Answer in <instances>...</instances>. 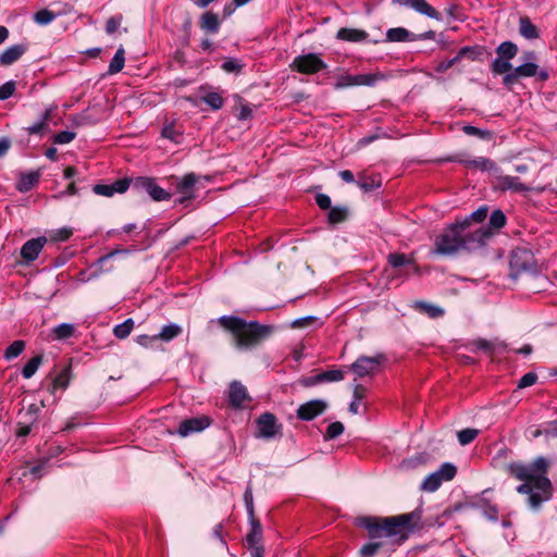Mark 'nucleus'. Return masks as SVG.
<instances>
[{"label":"nucleus","instance_id":"1a4fd4ad","mask_svg":"<svg viewBox=\"0 0 557 557\" xmlns=\"http://www.w3.org/2000/svg\"><path fill=\"white\" fill-rule=\"evenodd\" d=\"M292 67L302 74H314L326 67V64L315 53L298 55L294 59Z\"/></svg>","mask_w":557,"mask_h":557},{"label":"nucleus","instance_id":"cd10ccee","mask_svg":"<svg viewBox=\"0 0 557 557\" xmlns=\"http://www.w3.org/2000/svg\"><path fill=\"white\" fill-rule=\"evenodd\" d=\"M39 177V172H29L26 174H22L17 183L18 190L22 193L28 191L38 183Z\"/></svg>","mask_w":557,"mask_h":557},{"label":"nucleus","instance_id":"de8ad7c7","mask_svg":"<svg viewBox=\"0 0 557 557\" xmlns=\"http://www.w3.org/2000/svg\"><path fill=\"white\" fill-rule=\"evenodd\" d=\"M201 99L205 103H207L213 110H219L224 104V100H223L222 96L218 92H209V94L205 95Z\"/></svg>","mask_w":557,"mask_h":557},{"label":"nucleus","instance_id":"5701e85b","mask_svg":"<svg viewBox=\"0 0 557 557\" xmlns=\"http://www.w3.org/2000/svg\"><path fill=\"white\" fill-rule=\"evenodd\" d=\"M250 532L246 535L248 546L259 545L262 540V527L260 521L255 517L248 518Z\"/></svg>","mask_w":557,"mask_h":557},{"label":"nucleus","instance_id":"69168bd1","mask_svg":"<svg viewBox=\"0 0 557 557\" xmlns=\"http://www.w3.org/2000/svg\"><path fill=\"white\" fill-rule=\"evenodd\" d=\"M32 431V422H22L20 421L17 423V428H16V436L18 437H24V436H27Z\"/></svg>","mask_w":557,"mask_h":557},{"label":"nucleus","instance_id":"6ab92c4d","mask_svg":"<svg viewBox=\"0 0 557 557\" xmlns=\"http://www.w3.org/2000/svg\"><path fill=\"white\" fill-rule=\"evenodd\" d=\"M138 182L153 200L163 201L171 198V195L165 189L158 186L152 180L140 178Z\"/></svg>","mask_w":557,"mask_h":557},{"label":"nucleus","instance_id":"a878e982","mask_svg":"<svg viewBox=\"0 0 557 557\" xmlns=\"http://www.w3.org/2000/svg\"><path fill=\"white\" fill-rule=\"evenodd\" d=\"M65 12V9H44L35 14L34 20L39 25H47L50 22H52L55 18V16L61 15Z\"/></svg>","mask_w":557,"mask_h":557},{"label":"nucleus","instance_id":"7ed1b4c3","mask_svg":"<svg viewBox=\"0 0 557 557\" xmlns=\"http://www.w3.org/2000/svg\"><path fill=\"white\" fill-rule=\"evenodd\" d=\"M422 509L419 507L411 512L384 519L367 517L361 525L368 530L371 540L382 536L403 535L406 531L416 529L421 521Z\"/></svg>","mask_w":557,"mask_h":557},{"label":"nucleus","instance_id":"338daca9","mask_svg":"<svg viewBox=\"0 0 557 557\" xmlns=\"http://www.w3.org/2000/svg\"><path fill=\"white\" fill-rule=\"evenodd\" d=\"M135 228H136L135 224H128V225L124 226L123 232H112V233L110 232L109 233V238L117 239V240H123V242L127 240L125 237H123V233H128V232H131V231H133Z\"/></svg>","mask_w":557,"mask_h":557},{"label":"nucleus","instance_id":"ddd939ff","mask_svg":"<svg viewBox=\"0 0 557 557\" xmlns=\"http://www.w3.org/2000/svg\"><path fill=\"white\" fill-rule=\"evenodd\" d=\"M327 404L322 399H313L299 406L297 418L302 421H311L325 411Z\"/></svg>","mask_w":557,"mask_h":557},{"label":"nucleus","instance_id":"864d4df0","mask_svg":"<svg viewBox=\"0 0 557 557\" xmlns=\"http://www.w3.org/2000/svg\"><path fill=\"white\" fill-rule=\"evenodd\" d=\"M475 55H476V53H475L473 48H471V47H463V48H461L458 51L456 57H454L453 59H449V60H450V62H453V65H454V64H456L457 62H459L463 58H469L471 60H474Z\"/></svg>","mask_w":557,"mask_h":557},{"label":"nucleus","instance_id":"473e14b6","mask_svg":"<svg viewBox=\"0 0 557 557\" xmlns=\"http://www.w3.org/2000/svg\"><path fill=\"white\" fill-rule=\"evenodd\" d=\"M134 325L135 321L132 318H128L113 327V334L119 339H125L133 331Z\"/></svg>","mask_w":557,"mask_h":557},{"label":"nucleus","instance_id":"603ef678","mask_svg":"<svg viewBox=\"0 0 557 557\" xmlns=\"http://www.w3.org/2000/svg\"><path fill=\"white\" fill-rule=\"evenodd\" d=\"M52 463L50 461V459H47V460H41L38 465L36 466H33L29 468L28 472L35 478V479H40L44 474V471L48 468V467H51Z\"/></svg>","mask_w":557,"mask_h":557},{"label":"nucleus","instance_id":"bf43d9fd","mask_svg":"<svg viewBox=\"0 0 557 557\" xmlns=\"http://www.w3.org/2000/svg\"><path fill=\"white\" fill-rule=\"evenodd\" d=\"M474 349L473 351L481 350L487 354H492L494 350V347L491 342L487 339L479 338L472 343Z\"/></svg>","mask_w":557,"mask_h":557},{"label":"nucleus","instance_id":"b1692460","mask_svg":"<svg viewBox=\"0 0 557 557\" xmlns=\"http://www.w3.org/2000/svg\"><path fill=\"white\" fill-rule=\"evenodd\" d=\"M368 37L364 30L356 28H341L337 32V38L345 41L359 42Z\"/></svg>","mask_w":557,"mask_h":557},{"label":"nucleus","instance_id":"a18cd8bd","mask_svg":"<svg viewBox=\"0 0 557 557\" xmlns=\"http://www.w3.org/2000/svg\"><path fill=\"white\" fill-rule=\"evenodd\" d=\"M468 168L481 169L483 171H490L494 168V162L487 158L479 157L473 160L466 162Z\"/></svg>","mask_w":557,"mask_h":557},{"label":"nucleus","instance_id":"774afa93","mask_svg":"<svg viewBox=\"0 0 557 557\" xmlns=\"http://www.w3.org/2000/svg\"><path fill=\"white\" fill-rule=\"evenodd\" d=\"M315 202L321 209H331V198L325 194H318Z\"/></svg>","mask_w":557,"mask_h":557},{"label":"nucleus","instance_id":"423d86ee","mask_svg":"<svg viewBox=\"0 0 557 557\" xmlns=\"http://www.w3.org/2000/svg\"><path fill=\"white\" fill-rule=\"evenodd\" d=\"M506 215L505 213L496 209L492 211L488 223L486 225H481L479 228L472 232V242H476V244H483L485 240H488L494 234L498 233L502 227L506 224Z\"/></svg>","mask_w":557,"mask_h":557},{"label":"nucleus","instance_id":"f3484780","mask_svg":"<svg viewBox=\"0 0 557 557\" xmlns=\"http://www.w3.org/2000/svg\"><path fill=\"white\" fill-rule=\"evenodd\" d=\"M197 182V176L194 173L186 174L176 184V190L182 195L178 199L181 203L191 200L194 195V186Z\"/></svg>","mask_w":557,"mask_h":557},{"label":"nucleus","instance_id":"f03ea898","mask_svg":"<svg viewBox=\"0 0 557 557\" xmlns=\"http://www.w3.org/2000/svg\"><path fill=\"white\" fill-rule=\"evenodd\" d=\"M209 323H218L221 327L228 331L238 349L253 348L269 338L273 332L271 325H263L258 321H246L236 315H222L216 320H211Z\"/></svg>","mask_w":557,"mask_h":557},{"label":"nucleus","instance_id":"72a5a7b5","mask_svg":"<svg viewBox=\"0 0 557 557\" xmlns=\"http://www.w3.org/2000/svg\"><path fill=\"white\" fill-rule=\"evenodd\" d=\"M201 27L210 33H216L220 27V21L216 14L207 12L201 16Z\"/></svg>","mask_w":557,"mask_h":557},{"label":"nucleus","instance_id":"9d476101","mask_svg":"<svg viewBox=\"0 0 557 557\" xmlns=\"http://www.w3.org/2000/svg\"><path fill=\"white\" fill-rule=\"evenodd\" d=\"M257 436L261 438H273L282 431V424L277 423L276 417L271 412L262 413L257 420Z\"/></svg>","mask_w":557,"mask_h":557},{"label":"nucleus","instance_id":"aec40b11","mask_svg":"<svg viewBox=\"0 0 557 557\" xmlns=\"http://www.w3.org/2000/svg\"><path fill=\"white\" fill-rule=\"evenodd\" d=\"M70 383V366L64 367V369L52 380L50 386V393L53 396L62 395L67 385Z\"/></svg>","mask_w":557,"mask_h":557},{"label":"nucleus","instance_id":"6e6552de","mask_svg":"<svg viewBox=\"0 0 557 557\" xmlns=\"http://www.w3.org/2000/svg\"><path fill=\"white\" fill-rule=\"evenodd\" d=\"M539 66L531 61H527L523 64L515 67L510 73L504 76V84L511 85L521 78L537 76L540 81H546L548 73L544 70L537 71Z\"/></svg>","mask_w":557,"mask_h":557},{"label":"nucleus","instance_id":"412c9836","mask_svg":"<svg viewBox=\"0 0 557 557\" xmlns=\"http://www.w3.org/2000/svg\"><path fill=\"white\" fill-rule=\"evenodd\" d=\"M412 308L416 311H418L420 313H424V314H426L428 317H430L432 319H436V318L443 317L444 313H445L443 308H441V307H438L436 305L423 301V300L414 301L412 304Z\"/></svg>","mask_w":557,"mask_h":557},{"label":"nucleus","instance_id":"e433bc0d","mask_svg":"<svg viewBox=\"0 0 557 557\" xmlns=\"http://www.w3.org/2000/svg\"><path fill=\"white\" fill-rule=\"evenodd\" d=\"M124 62H125L124 49L119 48L109 64V70H108L109 74L119 73L123 69Z\"/></svg>","mask_w":557,"mask_h":557},{"label":"nucleus","instance_id":"e2e57ef3","mask_svg":"<svg viewBox=\"0 0 557 557\" xmlns=\"http://www.w3.org/2000/svg\"><path fill=\"white\" fill-rule=\"evenodd\" d=\"M222 69L227 73H236L242 69V65L237 60L230 59L223 62Z\"/></svg>","mask_w":557,"mask_h":557},{"label":"nucleus","instance_id":"37998d69","mask_svg":"<svg viewBox=\"0 0 557 557\" xmlns=\"http://www.w3.org/2000/svg\"><path fill=\"white\" fill-rule=\"evenodd\" d=\"M509 61L510 60H508V59H503V58L498 57L492 63V71L495 74H506L507 75L508 73H510L513 70L512 65Z\"/></svg>","mask_w":557,"mask_h":557},{"label":"nucleus","instance_id":"3c124183","mask_svg":"<svg viewBox=\"0 0 557 557\" xmlns=\"http://www.w3.org/2000/svg\"><path fill=\"white\" fill-rule=\"evenodd\" d=\"M244 502L247 510L248 518L255 517V506H253V496H252V487L248 484L245 493H244Z\"/></svg>","mask_w":557,"mask_h":557},{"label":"nucleus","instance_id":"f257e3e1","mask_svg":"<svg viewBox=\"0 0 557 557\" xmlns=\"http://www.w3.org/2000/svg\"><path fill=\"white\" fill-rule=\"evenodd\" d=\"M548 461L537 457L531 463L510 462L507 472L523 483L517 486L519 494L528 495V504L533 510H539L543 503L553 496V485L547 478Z\"/></svg>","mask_w":557,"mask_h":557},{"label":"nucleus","instance_id":"7c9ffc66","mask_svg":"<svg viewBox=\"0 0 557 557\" xmlns=\"http://www.w3.org/2000/svg\"><path fill=\"white\" fill-rule=\"evenodd\" d=\"M412 35L404 27L389 28L386 38L392 42H404L411 40Z\"/></svg>","mask_w":557,"mask_h":557},{"label":"nucleus","instance_id":"c756f323","mask_svg":"<svg viewBox=\"0 0 557 557\" xmlns=\"http://www.w3.org/2000/svg\"><path fill=\"white\" fill-rule=\"evenodd\" d=\"M388 263L393 268H400L403 265H410L414 273H418V267L413 263L411 258H408L404 253H391L388 256Z\"/></svg>","mask_w":557,"mask_h":557},{"label":"nucleus","instance_id":"ea45409f","mask_svg":"<svg viewBox=\"0 0 557 557\" xmlns=\"http://www.w3.org/2000/svg\"><path fill=\"white\" fill-rule=\"evenodd\" d=\"M442 481L436 472L429 474L421 484V490L425 492H435L442 485Z\"/></svg>","mask_w":557,"mask_h":557},{"label":"nucleus","instance_id":"39448f33","mask_svg":"<svg viewBox=\"0 0 557 557\" xmlns=\"http://www.w3.org/2000/svg\"><path fill=\"white\" fill-rule=\"evenodd\" d=\"M127 252L128 250L126 249H115L104 256L99 257L88 269L89 273H87V271H82L77 275V281L84 283L89 281L91 277L98 276L102 272H109L113 268L112 261L120 259Z\"/></svg>","mask_w":557,"mask_h":557},{"label":"nucleus","instance_id":"5fc2aeb1","mask_svg":"<svg viewBox=\"0 0 557 557\" xmlns=\"http://www.w3.org/2000/svg\"><path fill=\"white\" fill-rule=\"evenodd\" d=\"M381 542H370L362 546L360 554L362 557H373L381 548Z\"/></svg>","mask_w":557,"mask_h":557},{"label":"nucleus","instance_id":"0e129e2a","mask_svg":"<svg viewBox=\"0 0 557 557\" xmlns=\"http://www.w3.org/2000/svg\"><path fill=\"white\" fill-rule=\"evenodd\" d=\"M314 321H317V318L312 317V315L299 318L292 322V327H294V329L305 327V326L310 325Z\"/></svg>","mask_w":557,"mask_h":557},{"label":"nucleus","instance_id":"0eeeda50","mask_svg":"<svg viewBox=\"0 0 557 557\" xmlns=\"http://www.w3.org/2000/svg\"><path fill=\"white\" fill-rule=\"evenodd\" d=\"M535 265L533 252L525 246H516L510 252V275L517 277L522 271Z\"/></svg>","mask_w":557,"mask_h":557},{"label":"nucleus","instance_id":"2f4dec72","mask_svg":"<svg viewBox=\"0 0 557 557\" xmlns=\"http://www.w3.org/2000/svg\"><path fill=\"white\" fill-rule=\"evenodd\" d=\"M519 32L521 36L527 39H535L539 37V32L535 25L531 23L528 17H521L519 23Z\"/></svg>","mask_w":557,"mask_h":557},{"label":"nucleus","instance_id":"052dcab7","mask_svg":"<svg viewBox=\"0 0 557 557\" xmlns=\"http://www.w3.org/2000/svg\"><path fill=\"white\" fill-rule=\"evenodd\" d=\"M537 375L534 372L525 373L518 382L519 388H525L535 384Z\"/></svg>","mask_w":557,"mask_h":557},{"label":"nucleus","instance_id":"680f3d73","mask_svg":"<svg viewBox=\"0 0 557 557\" xmlns=\"http://www.w3.org/2000/svg\"><path fill=\"white\" fill-rule=\"evenodd\" d=\"M15 90L14 82H7L2 86H0V100H5L10 98Z\"/></svg>","mask_w":557,"mask_h":557},{"label":"nucleus","instance_id":"8fccbe9b","mask_svg":"<svg viewBox=\"0 0 557 557\" xmlns=\"http://www.w3.org/2000/svg\"><path fill=\"white\" fill-rule=\"evenodd\" d=\"M344 432V424L339 421L331 423L324 434V440L330 441L338 437Z\"/></svg>","mask_w":557,"mask_h":557},{"label":"nucleus","instance_id":"20e7f679","mask_svg":"<svg viewBox=\"0 0 557 557\" xmlns=\"http://www.w3.org/2000/svg\"><path fill=\"white\" fill-rule=\"evenodd\" d=\"M488 212L490 208L484 205L463 219L456 220L455 223L445 228L437 244H465L463 233L466 231L470 232L475 224H482L486 220Z\"/></svg>","mask_w":557,"mask_h":557},{"label":"nucleus","instance_id":"f8f14e48","mask_svg":"<svg viewBox=\"0 0 557 557\" xmlns=\"http://www.w3.org/2000/svg\"><path fill=\"white\" fill-rule=\"evenodd\" d=\"M384 356L359 357L351 366L352 371L360 377L373 374L379 366L383 362Z\"/></svg>","mask_w":557,"mask_h":557},{"label":"nucleus","instance_id":"9b49d317","mask_svg":"<svg viewBox=\"0 0 557 557\" xmlns=\"http://www.w3.org/2000/svg\"><path fill=\"white\" fill-rule=\"evenodd\" d=\"M381 78H383V75L381 74L339 75L336 79L335 88L342 89L352 86H373Z\"/></svg>","mask_w":557,"mask_h":557},{"label":"nucleus","instance_id":"c9c22d12","mask_svg":"<svg viewBox=\"0 0 557 557\" xmlns=\"http://www.w3.org/2000/svg\"><path fill=\"white\" fill-rule=\"evenodd\" d=\"M42 362V356L37 355L29 359L26 364L22 369V375L24 379H30L36 371L38 370L39 366Z\"/></svg>","mask_w":557,"mask_h":557},{"label":"nucleus","instance_id":"a19ab883","mask_svg":"<svg viewBox=\"0 0 557 557\" xmlns=\"http://www.w3.org/2000/svg\"><path fill=\"white\" fill-rule=\"evenodd\" d=\"M348 210L346 207H333L330 209L327 219L331 224H337L346 220Z\"/></svg>","mask_w":557,"mask_h":557},{"label":"nucleus","instance_id":"4c0bfd02","mask_svg":"<svg viewBox=\"0 0 557 557\" xmlns=\"http://www.w3.org/2000/svg\"><path fill=\"white\" fill-rule=\"evenodd\" d=\"M469 246H435L431 250L433 256L455 257L460 249H467Z\"/></svg>","mask_w":557,"mask_h":557},{"label":"nucleus","instance_id":"09e8293b","mask_svg":"<svg viewBox=\"0 0 557 557\" xmlns=\"http://www.w3.org/2000/svg\"><path fill=\"white\" fill-rule=\"evenodd\" d=\"M161 135L166 139H170L174 143H178V138L182 135V131L176 128V126L173 123H170L163 126Z\"/></svg>","mask_w":557,"mask_h":557},{"label":"nucleus","instance_id":"c85d7f7f","mask_svg":"<svg viewBox=\"0 0 557 557\" xmlns=\"http://www.w3.org/2000/svg\"><path fill=\"white\" fill-rule=\"evenodd\" d=\"M44 246H22L20 249L21 260L20 263L29 264L36 260Z\"/></svg>","mask_w":557,"mask_h":557},{"label":"nucleus","instance_id":"4be33fe9","mask_svg":"<svg viewBox=\"0 0 557 557\" xmlns=\"http://www.w3.org/2000/svg\"><path fill=\"white\" fill-rule=\"evenodd\" d=\"M25 50V47L22 45H14L9 47L0 54V64L10 65L14 63L23 55Z\"/></svg>","mask_w":557,"mask_h":557},{"label":"nucleus","instance_id":"4d7b16f0","mask_svg":"<svg viewBox=\"0 0 557 557\" xmlns=\"http://www.w3.org/2000/svg\"><path fill=\"white\" fill-rule=\"evenodd\" d=\"M159 338L156 335H138L135 338V342L144 348H152L154 343L158 342Z\"/></svg>","mask_w":557,"mask_h":557},{"label":"nucleus","instance_id":"58836bf2","mask_svg":"<svg viewBox=\"0 0 557 557\" xmlns=\"http://www.w3.org/2000/svg\"><path fill=\"white\" fill-rule=\"evenodd\" d=\"M518 52V47L511 41H504L497 48V54L503 59H512Z\"/></svg>","mask_w":557,"mask_h":557},{"label":"nucleus","instance_id":"a211bd4d","mask_svg":"<svg viewBox=\"0 0 557 557\" xmlns=\"http://www.w3.org/2000/svg\"><path fill=\"white\" fill-rule=\"evenodd\" d=\"M129 187L128 180H119L112 184H98L94 186V191L97 195L111 197L115 193L122 194L126 191Z\"/></svg>","mask_w":557,"mask_h":557},{"label":"nucleus","instance_id":"49530a36","mask_svg":"<svg viewBox=\"0 0 557 557\" xmlns=\"http://www.w3.org/2000/svg\"><path fill=\"white\" fill-rule=\"evenodd\" d=\"M479 434L476 429H463L458 432L457 437L460 445L465 446L472 443Z\"/></svg>","mask_w":557,"mask_h":557},{"label":"nucleus","instance_id":"4468645a","mask_svg":"<svg viewBox=\"0 0 557 557\" xmlns=\"http://www.w3.org/2000/svg\"><path fill=\"white\" fill-rule=\"evenodd\" d=\"M211 424V419L207 416L189 418L180 423L177 433L185 437L193 433L201 432Z\"/></svg>","mask_w":557,"mask_h":557},{"label":"nucleus","instance_id":"6e6d98bb","mask_svg":"<svg viewBox=\"0 0 557 557\" xmlns=\"http://www.w3.org/2000/svg\"><path fill=\"white\" fill-rule=\"evenodd\" d=\"M50 116V111H47L39 122L34 123L33 125L27 127V132L29 134H39L47 128V120Z\"/></svg>","mask_w":557,"mask_h":557},{"label":"nucleus","instance_id":"13d9d810","mask_svg":"<svg viewBox=\"0 0 557 557\" xmlns=\"http://www.w3.org/2000/svg\"><path fill=\"white\" fill-rule=\"evenodd\" d=\"M54 339H64L70 337V323H62L52 330Z\"/></svg>","mask_w":557,"mask_h":557},{"label":"nucleus","instance_id":"2eb2a0df","mask_svg":"<svg viewBox=\"0 0 557 557\" xmlns=\"http://www.w3.org/2000/svg\"><path fill=\"white\" fill-rule=\"evenodd\" d=\"M247 388L238 381H233L228 387V403L234 409L244 408L245 401H249Z\"/></svg>","mask_w":557,"mask_h":557},{"label":"nucleus","instance_id":"f704fd0d","mask_svg":"<svg viewBox=\"0 0 557 557\" xmlns=\"http://www.w3.org/2000/svg\"><path fill=\"white\" fill-rule=\"evenodd\" d=\"M344 379V372L339 369H331L315 374V381L325 382H338Z\"/></svg>","mask_w":557,"mask_h":557},{"label":"nucleus","instance_id":"c03bdc74","mask_svg":"<svg viewBox=\"0 0 557 557\" xmlns=\"http://www.w3.org/2000/svg\"><path fill=\"white\" fill-rule=\"evenodd\" d=\"M437 475L440 476L441 481H450L455 478L457 473V468L451 463H443L441 468L435 471Z\"/></svg>","mask_w":557,"mask_h":557},{"label":"nucleus","instance_id":"dca6fc26","mask_svg":"<svg viewBox=\"0 0 557 557\" xmlns=\"http://www.w3.org/2000/svg\"><path fill=\"white\" fill-rule=\"evenodd\" d=\"M394 4L408 7L431 18L440 20L441 13L432 8L425 0H393Z\"/></svg>","mask_w":557,"mask_h":557},{"label":"nucleus","instance_id":"393cba45","mask_svg":"<svg viewBox=\"0 0 557 557\" xmlns=\"http://www.w3.org/2000/svg\"><path fill=\"white\" fill-rule=\"evenodd\" d=\"M499 187L504 190L509 189L517 193H522L529 190V188L519 181L518 177L505 175L499 177Z\"/></svg>","mask_w":557,"mask_h":557},{"label":"nucleus","instance_id":"79ce46f5","mask_svg":"<svg viewBox=\"0 0 557 557\" xmlns=\"http://www.w3.org/2000/svg\"><path fill=\"white\" fill-rule=\"evenodd\" d=\"M25 349L24 341H14L4 351V358L7 360H12L18 357Z\"/></svg>","mask_w":557,"mask_h":557},{"label":"nucleus","instance_id":"bb28decb","mask_svg":"<svg viewBox=\"0 0 557 557\" xmlns=\"http://www.w3.org/2000/svg\"><path fill=\"white\" fill-rule=\"evenodd\" d=\"M182 332V326L175 323H170L161 329V331L157 334V337L159 338V341L168 343L180 336Z\"/></svg>","mask_w":557,"mask_h":557}]
</instances>
